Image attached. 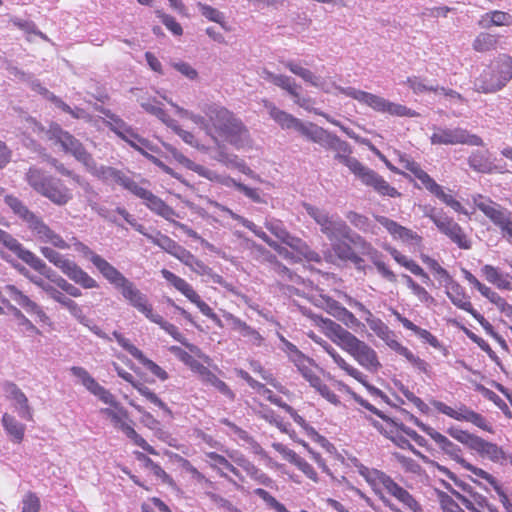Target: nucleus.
I'll use <instances>...</instances> for the list:
<instances>
[{
    "instance_id": "f257e3e1",
    "label": "nucleus",
    "mask_w": 512,
    "mask_h": 512,
    "mask_svg": "<svg viewBox=\"0 0 512 512\" xmlns=\"http://www.w3.org/2000/svg\"><path fill=\"white\" fill-rule=\"evenodd\" d=\"M311 142L326 150L336 152L335 159L345 165L364 185L372 187L383 196L397 197L400 193L377 172L363 165L355 157H351V146L337 135L318 126Z\"/></svg>"
},
{
    "instance_id": "f03ea898",
    "label": "nucleus",
    "mask_w": 512,
    "mask_h": 512,
    "mask_svg": "<svg viewBox=\"0 0 512 512\" xmlns=\"http://www.w3.org/2000/svg\"><path fill=\"white\" fill-rule=\"evenodd\" d=\"M4 203L31 232L36 241L49 244L59 250H68L70 245L56 231H54L38 213L33 212L18 197L8 194L4 197Z\"/></svg>"
},
{
    "instance_id": "7ed1b4c3",
    "label": "nucleus",
    "mask_w": 512,
    "mask_h": 512,
    "mask_svg": "<svg viewBox=\"0 0 512 512\" xmlns=\"http://www.w3.org/2000/svg\"><path fill=\"white\" fill-rule=\"evenodd\" d=\"M203 112L208 119L211 130L236 149L243 148L248 142V130L243 122L237 118L233 112L219 104H208L204 107Z\"/></svg>"
},
{
    "instance_id": "20e7f679",
    "label": "nucleus",
    "mask_w": 512,
    "mask_h": 512,
    "mask_svg": "<svg viewBox=\"0 0 512 512\" xmlns=\"http://www.w3.org/2000/svg\"><path fill=\"white\" fill-rule=\"evenodd\" d=\"M203 112L208 119L211 130L236 149L243 148L248 142V130L243 122L237 118L233 112L219 104H208L204 107Z\"/></svg>"
},
{
    "instance_id": "39448f33",
    "label": "nucleus",
    "mask_w": 512,
    "mask_h": 512,
    "mask_svg": "<svg viewBox=\"0 0 512 512\" xmlns=\"http://www.w3.org/2000/svg\"><path fill=\"white\" fill-rule=\"evenodd\" d=\"M28 185L39 195L58 206L66 205L72 199L71 190L62 182L39 167L31 166L25 173Z\"/></svg>"
},
{
    "instance_id": "423d86ee",
    "label": "nucleus",
    "mask_w": 512,
    "mask_h": 512,
    "mask_svg": "<svg viewBox=\"0 0 512 512\" xmlns=\"http://www.w3.org/2000/svg\"><path fill=\"white\" fill-rule=\"evenodd\" d=\"M306 213L319 225L320 231L330 240L336 237L347 238L357 249L364 244L365 238L354 232L348 224L338 215L330 214L325 209L311 204H304Z\"/></svg>"
},
{
    "instance_id": "0eeeda50",
    "label": "nucleus",
    "mask_w": 512,
    "mask_h": 512,
    "mask_svg": "<svg viewBox=\"0 0 512 512\" xmlns=\"http://www.w3.org/2000/svg\"><path fill=\"white\" fill-rule=\"evenodd\" d=\"M361 476L365 478L368 484L371 486L374 493L380 499L381 495H384L379 486H382L386 492L396 498L400 503L403 504L404 507L409 509L412 512H424V509L420 505V503L414 498L409 491L396 483L391 476L387 475L385 472L364 467L360 470Z\"/></svg>"
},
{
    "instance_id": "6e6552de",
    "label": "nucleus",
    "mask_w": 512,
    "mask_h": 512,
    "mask_svg": "<svg viewBox=\"0 0 512 512\" xmlns=\"http://www.w3.org/2000/svg\"><path fill=\"white\" fill-rule=\"evenodd\" d=\"M512 79V57L500 55L491 65L485 67L474 81V90L490 94L503 89Z\"/></svg>"
},
{
    "instance_id": "1a4fd4ad",
    "label": "nucleus",
    "mask_w": 512,
    "mask_h": 512,
    "mask_svg": "<svg viewBox=\"0 0 512 512\" xmlns=\"http://www.w3.org/2000/svg\"><path fill=\"white\" fill-rule=\"evenodd\" d=\"M130 306L142 313L149 321L160 326L174 340L189 347L187 339L172 323L166 321L160 314L156 313L146 294L142 293L136 285H133L122 295Z\"/></svg>"
},
{
    "instance_id": "9d476101",
    "label": "nucleus",
    "mask_w": 512,
    "mask_h": 512,
    "mask_svg": "<svg viewBox=\"0 0 512 512\" xmlns=\"http://www.w3.org/2000/svg\"><path fill=\"white\" fill-rule=\"evenodd\" d=\"M70 372L73 376L79 379L81 384L91 394L98 397L100 401L118 409V412H116L110 408H105L102 410V412L105 413L111 419V421L120 428L121 423H125L123 418L128 417V413L123 407H120V404L115 400L114 395L105 387L100 385L85 368L81 366H72L70 368Z\"/></svg>"
},
{
    "instance_id": "9b49d317",
    "label": "nucleus",
    "mask_w": 512,
    "mask_h": 512,
    "mask_svg": "<svg viewBox=\"0 0 512 512\" xmlns=\"http://www.w3.org/2000/svg\"><path fill=\"white\" fill-rule=\"evenodd\" d=\"M70 248L80 253L83 257L90 260V262L96 267V269L101 273V275L120 291L121 295H123L134 282L125 277L117 268H115L112 264H110L106 259L102 256L95 253L89 246L85 243L81 242L77 237L73 236L71 238V244L66 241Z\"/></svg>"
},
{
    "instance_id": "f8f14e48",
    "label": "nucleus",
    "mask_w": 512,
    "mask_h": 512,
    "mask_svg": "<svg viewBox=\"0 0 512 512\" xmlns=\"http://www.w3.org/2000/svg\"><path fill=\"white\" fill-rule=\"evenodd\" d=\"M339 93L357 100L359 103L364 104L376 112L389 114L398 117H416L418 113L411 108L391 102L381 96L372 94L366 91L356 89L354 87H341L336 86Z\"/></svg>"
},
{
    "instance_id": "ddd939ff",
    "label": "nucleus",
    "mask_w": 512,
    "mask_h": 512,
    "mask_svg": "<svg viewBox=\"0 0 512 512\" xmlns=\"http://www.w3.org/2000/svg\"><path fill=\"white\" fill-rule=\"evenodd\" d=\"M0 243L13 252L19 259L29 265L32 269L45 276L53 282V279L60 277L34 252L25 248L13 235L0 228Z\"/></svg>"
},
{
    "instance_id": "4468645a",
    "label": "nucleus",
    "mask_w": 512,
    "mask_h": 512,
    "mask_svg": "<svg viewBox=\"0 0 512 512\" xmlns=\"http://www.w3.org/2000/svg\"><path fill=\"white\" fill-rule=\"evenodd\" d=\"M263 106L267 109L269 116L282 130H294L311 142L318 125L313 122H303L292 114L278 108L273 102L264 99Z\"/></svg>"
},
{
    "instance_id": "2eb2a0df",
    "label": "nucleus",
    "mask_w": 512,
    "mask_h": 512,
    "mask_svg": "<svg viewBox=\"0 0 512 512\" xmlns=\"http://www.w3.org/2000/svg\"><path fill=\"white\" fill-rule=\"evenodd\" d=\"M161 275L169 284H171L176 290L182 293L190 302L195 304L200 312L212 320L217 327H224L223 322L218 317V315L206 302L201 299V297L185 279L177 276L167 269H162Z\"/></svg>"
},
{
    "instance_id": "dca6fc26",
    "label": "nucleus",
    "mask_w": 512,
    "mask_h": 512,
    "mask_svg": "<svg viewBox=\"0 0 512 512\" xmlns=\"http://www.w3.org/2000/svg\"><path fill=\"white\" fill-rule=\"evenodd\" d=\"M474 204L479 211L501 230L504 237L512 240L511 212L507 208L482 195L474 198Z\"/></svg>"
},
{
    "instance_id": "f3484780",
    "label": "nucleus",
    "mask_w": 512,
    "mask_h": 512,
    "mask_svg": "<svg viewBox=\"0 0 512 512\" xmlns=\"http://www.w3.org/2000/svg\"><path fill=\"white\" fill-rule=\"evenodd\" d=\"M430 141L434 145H456L466 144L470 146H483V139L476 135L471 134L464 128L455 127H434V132L430 136Z\"/></svg>"
},
{
    "instance_id": "a211bd4d",
    "label": "nucleus",
    "mask_w": 512,
    "mask_h": 512,
    "mask_svg": "<svg viewBox=\"0 0 512 512\" xmlns=\"http://www.w3.org/2000/svg\"><path fill=\"white\" fill-rule=\"evenodd\" d=\"M431 404L439 413L456 421L468 422L484 431L492 432V426L488 423L486 418L463 403H459L456 408H452L438 400H433Z\"/></svg>"
},
{
    "instance_id": "6ab92c4d",
    "label": "nucleus",
    "mask_w": 512,
    "mask_h": 512,
    "mask_svg": "<svg viewBox=\"0 0 512 512\" xmlns=\"http://www.w3.org/2000/svg\"><path fill=\"white\" fill-rule=\"evenodd\" d=\"M46 135L49 140L59 144L65 153H70L82 164L89 160L91 154L85 149L83 144L68 131L63 130L59 124H50Z\"/></svg>"
},
{
    "instance_id": "aec40b11",
    "label": "nucleus",
    "mask_w": 512,
    "mask_h": 512,
    "mask_svg": "<svg viewBox=\"0 0 512 512\" xmlns=\"http://www.w3.org/2000/svg\"><path fill=\"white\" fill-rule=\"evenodd\" d=\"M359 365L370 372H377L381 367L376 351L367 343L354 336L343 348Z\"/></svg>"
},
{
    "instance_id": "412c9836",
    "label": "nucleus",
    "mask_w": 512,
    "mask_h": 512,
    "mask_svg": "<svg viewBox=\"0 0 512 512\" xmlns=\"http://www.w3.org/2000/svg\"><path fill=\"white\" fill-rule=\"evenodd\" d=\"M128 191L137 198L142 199L143 204L156 215L161 216L168 221H171L176 215V212L172 207L167 205L152 191L140 186L137 182L133 181Z\"/></svg>"
},
{
    "instance_id": "4be33fe9",
    "label": "nucleus",
    "mask_w": 512,
    "mask_h": 512,
    "mask_svg": "<svg viewBox=\"0 0 512 512\" xmlns=\"http://www.w3.org/2000/svg\"><path fill=\"white\" fill-rule=\"evenodd\" d=\"M2 294L4 297H7L8 299L14 301L28 314L35 315L39 322L44 324L49 323L50 319L43 310V308L39 304L31 300L29 296L24 294L15 285H5L2 289Z\"/></svg>"
},
{
    "instance_id": "5701e85b",
    "label": "nucleus",
    "mask_w": 512,
    "mask_h": 512,
    "mask_svg": "<svg viewBox=\"0 0 512 512\" xmlns=\"http://www.w3.org/2000/svg\"><path fill=\"white\" fill-rule=\"evenodd\" d=\"M83 165L86 170L93 176L103 181H114L115 183L128 190L134 181L131 177L124 174L122 171L105 165H98L92 155L89 156V160H86Z\"/></svg>"
},
{
    "instance_id": "b1692460",
    "label": "nucleus",
    "mask_w": 512,
    "mask_h": 512,
    "mask_svg": "<svg viewBox=\"0 0 512 512\" xmlns=\"http://www.w3.org/2000/svg\"><path fill=\"white\" fill-rule=\"evenodd\" d=\"M206 456L210 461L211 468L216 470L220 477L226 479L235 487V489L239 491L243 490V486L225 472V470L231 472L241 482L245 480L244 476L231 462H229L223 455H220L216 452H209L206 454Z\"/></svg>"
},
{
    "instance_id": "393cba45",
    "label": "nucleus",
    "mask_w": 512,
    "mask_h": 512,
    "mask_svg": "<svg viewBox=\"0 0 512 512\" xmlns=\"http://www.w3.org/2000/svg\"><path fill=\"white\" fill-rule=\"evenodd\" d=\"M3 390L6 397L14 402L18 416L23 420L33 421V410L22 390L13 382H5Z\"/></svg>"
},
{
    "instance_id": "a878e982",
    "label": "nucleus",
    "mask_w": 512,
    "mask_h": 512,
    "mask_svg": "<svg viewBox=\"0 0 512 512\" xmlns=\"http://www.w3.org/2000/svg\"><path fill=\"white\" fill-rule=\"evenodd\" d=\"M230 458L238 467L242 468L247 473V475L258 484L271 489L276 487V482L261 469L255 466L245 455L236 452L231 454Z\"/></svg>"
},
{
    "instance_id": "bb28decb",
    "label": "nucleus",
    "mask_w": 512,
    "mask_h": 512,
    "mask_svg": "<svg viewBox=\"0 0 512 512\" xmlns=\"http://www.w3.org/2000/svg\"><path fill=\"white\" fill-rule=\"evenodd\" d=\"M31 281L40 287L46 294L53 299L54 301L61 304L63 307L67 308L71 315L76 318H80L82 315V309L80 306L71 298L65 296L60 290H58L53 285L45 282L43 279L38 277L31 278Z\"/></svg>"
},
{
    "instance_id": "cd10ccee",
    "label": "nucleus",
    "mask_w": 512,
    "mask_h": 512,
    "mask_svg": "<svg viewBox=\"0 0 512 512\" xmlns=\"http://www.w3.org/2000/svg\"><path fill=\"white\" fill-rule=\"evenodd\" d=\"M436 227L460 249L467 250L471 248V241L468 239L462 227L455 222L453 218L446 215L439 223H437Z\"/></svg>"
},
{
    "instance_id": "c85d7f7f",
    "label": "nucleus",
    "mask_w": 512,
    "mask_h": 512,
    "mask_svg": "<svg viewBox=\"0 0 512 512\" xmlns=\"http://www.w3.org/2000/svg\"><path fill=\"white\" fill-rule=\"evenodd\" d=\"M272 447L288 462L295 465L307 478L315 483L319 481L318 474L313 466L309 464L304 458L300 457L296 452L279 442L273 443Z\"/></svg>"
},
{
    "instance_id": "c756f323",
    "label": "nucleus",
    "mask_w": 512,
    "mask_h": 512,
    "mask_svg": "<svg viewBox=\"0 0 512 512\" xmlns=\"http://www.w3.org/2000/svg\"><path fill=\"white\" fill-rule=\"evenodd\" d=\"M318 324L322 328L325 335L331 339L335 344L340 346L342 349L351 341L355 336L348 330L344 329L340 324L334 322L329 318L322 316L317 319Z\"/></svg>"
},
{
    "instance_id": "7c9ffc66",
    "label": "nucleus",
    "mask_w": 512,
    "mask_h": 512,
    "mask_svg": "<svg viewBox=\"0 0 512 512\" xmlns=\"http://www.w3.org/2000/svg\"><path fill=\"white\" fill-rule=\"evenodd\" d=\"M357 250L360 254L364 256H368L372 261L373 265L376 267L378 273L387 281L391 283H395L397 281L396 274L381 260V255L377 249L373 247V245L368 242L366 239L364 240V244L360 245Z\"/></svg>"
},
{
    "instance_id": "2f4dec72",
    "label": "nucleus",
    "mask_w": 512,
    "mask_h": 512,
    "mask_svg": "<svg viewBox=\"0 0 512 512\" xmlns=\"http://www.w3.org/2000/svg\"><path fill=\"white\" fill-rule=\"evenodd\" d=\"M446 294L450 301L459 309L464 310L471 314L475 309L473 308L469 296L466 294L465 289L450 276L445 280Z\"/></svg>"
},
{
    "instance_id": "473e14b6",
    "label": "nucleus",
    "mask_w": 512,
    "mask_h": 512,
    "mask_svg": "<svg viewBox=\"0 0 512 512\" xmlns=\"http://www.w3.org/2000/svg\"><path fill=\"white\" fill-rule=\"evenodd\" d=\"M279 62L291 73L300 77L306 83H309L313 87L320 88L325 92H329L321 77L315 75L311 70L302 67L299 61L293 59H281Z\"/></svg>"
},
{
    "instance_id": "72a5a7b5",
    "label": "nucleus",
    "mask_w": 512,
    "mask_h": 512,
    "mask_svg": "<svg viewBox=\"0 0 512 512\" xmlns=\"http://www.w3.org/2000/svg\"><path fill=\"white\" fill-rule=\"evenodd\" d=\"M347 391L351 394V396L355 402H357L360 406H362L363 408L369 410L371 413H373L376 416H378L379 418H381L386 423L397 427L400 431H402L404 434H406L411 439H413L414 437L417 436L418 433L415 430H413L412 428L404 425L403 423H399L395 419L387 416L381 410L376 408L374 405L369 403L367 400H365L363 397H361L357 393L351 391L349 388H347Z\"/></svg>"
},
{
    "instance_id": "f704fd0d",
    "label": "nucleus",
    "mask_w": 512,
    "mask_h": 512,
    "mask_svg": "<svg viewBox=\"0 0 512 512\" xmlns=\"http://www.w3.org/2000/svg\"><path fill=\"white\" fill-rule=\"evenodd\" d=\"M71 281L84 289L98 288V282L83 270L75 261L71 260L62 271Z\"/></svg>"
},
{
    "instance_id": "c9c22d12",
    "label": "nucleus",
    "mask_w": 512,
    "mask_h": 512,
    "mask_svg": "<svg viewBox=\"0 0 512 512\" xmlns=\"http://www.w3.org/2000/svg\"><path fill=\"white\" fill-rule=\"evenodd\" d=\"M211 204L219 209L220 211L227 213L233 220L240 223L245 228L249 229L251 232H253L258 238L262 239L265 243H267L269 246L274 245V241L271 240V238L262 230L261 227H258L254 222L248 220L247 218L233 212L230 208L227 206H224L216 201H212Z\"/></svg>"
},
{
    "instance_id": "e433bc0d",
    "label": "nucleus",
    "mask_w": 512,
    "mask_h": 512,
    "mask_svg": "<svg viewBox=\"0 0 512 512\" xmlns=\"http://www.w3.org/2000/svg\"><path fill=\"white\" fill-rule=\"evenodd\" d=\"M197 372L199 373L201 380L205 384H209L217 389L222 395L230 400H234L235 393L230 387L220 378H218L209 368L201 363H197Z\"/></svg>"
},
{
    "instance_id": "4c0bfd02",
    "label": "nucleus",
    "mask_w": 512,
    "mask_h": 512,
    "mask_svg": "<svg viewBox=\"0 0 512 512\" xmlns=\"http://www.w3.org/2000/svg\"><path fill=\"white\" fill-rule=\"evenodd\" d=\"M430 438L452 460L456 461L461 466L466 463V460L462 457V449L460 446L449 440L445 435L435 430Z\"/></svg>"
},
{
    "instance_id": "58836bf2",
    "label": "nucleus",
    "mask_w": 512,
    "mask_h": 512,
    "mask_svg": "<svg viewBox=\"0 0 512 512\" xmlns=\"http://www.w3.org/2000/svg\"><path fill=\"white\" fill-rule=\"evenodd\" d=\"M224 317L230 322L234 330H237L243 337L248 338L253 345L261 346L264 339L257 330L229 312L224 313Z\"/></svg>"
},
{
    "instance_id": "ea45409f",
    "label": "nucleus",
    "mask_w": 512,
    "mask_h": 512,
    "mask_svg": "<svg viewBox=\"0 0 512 512\" xmlns=\"http://www.w3.org/2000/svg\"><path fill=\"white\" fill-rule=\"evenodd\" d=\"M1 422L6 434L14 443L19 444L23 441L26 430L23 423L8 413L3 414Z\"/></svg>"
},
{
    "instance_id": "a19ab883",
    "label": "nucleus",
    "mask_w": 512,
    "mask_h": 512,
    "mask_svg": "<svg viewBox=\"0 0 512 512\" xmlns=\"http://www.w3.org/2000/svg\"><path fill=\"white\" fill-rule=\"evenodd\" d=\"M86 193V202L92 211L97 213L103 219L113 224H116L119 227H122V225L117 222V218L114 215L113 211L98 202L97 192H95L91 187H89L88 189H86Z\"/></svg>"
},
{
    "instance_id": "79ce46f5",
    "label": "nucleus",
    "mask_w": 512,
    "mask_h": 512,
    "mask_svg": "<svg viewBox=\"0 0 512 512\" xmlns=\"http://www.w3.org/2000/svg\"><path fill=\"white\" fill-rule=\"evenodd\" d=\"M100 113L105 117V125L119 138L127 134L132 128V126L127 124L120 116L113 113L110 109L101 108Z\"/></svg>"
},
{
    "instance_id": "37998d69",
    "label": "nucleus",
    "mask_w": 512,
    "mask_h": 512,
    "mask_svg": "<svg viewBox=\"0 0 512 512\" xmlns=\"http://www.w3.org/2000/svg\"><path fill=\"white\" fill-rule=\"evenodd\" d=\"M263 78L275 86L282 88L287 91V93L292 96H297V90H299L300 86L296 84L295 80L291 77L283 74H275L268 70H264Z\"/></svg>"
},
{
    "instance_id": "c03bdc74",
    "label": "nucleus",
    "mask_w": 512,
    "mask_h": 512,
    "mask_svg": "<svg viewBox=\"0 0 512 512\" xmlns=\"http://www.w3.org/2000/svg\"><path fill=\"white\" fill-rule=\"evenodd\" d=\"M375 219L393 237H398L400 239H414L417 237V234L414 233L412 230L401 226L396 221H394L386 216H376Z\"/></svg>"
},
{
    "instance_id": "a18cd8bd",
    "label": "nucleus",
    "mask_w": 512,
    "mask_h": 512,
    "mask_svg": "<svg viewBox=\"0 0 512 512\" xmlns=\"http://www.w3.org/2000/svg\"><path fill=\"white\" fill-rule=\"evenodd\" d=\"M265 227L283 243H286L291 247H299L301 245V241L299 239H295L288 233L282 221L277 219H266Z\"/></svg>"
},
{
    "instance_id": "49530a36",
    "label": "nucleus",
    "mask_w": 512,
    "mask_h": 512,
    "mask_svg": "<svg viewBox=\"0 0 512 512\" xmlns=\"http://www.w3.org/2000/svg\"><path fill=\"white\" fill-rule=\"evenodd\" d=\"M474 451L482 457H488L493 462H499L506 459L502 448H500L497 444L488 442L482 438H480Z\"/></svg>"
},
{
    "instance_id": "de8ad7c7",
    "label": "nucleus",
    "mask_w": 512,
    "mask_h": 512,
    "mask_svg": "<svg viewBox=\"0 0 512 512\" xmlns=\"http://www.w3.org/2000/svg\"><path fill=\"white\" fill-rule=\"evenodd\" d=\"M189 268L196 274L206 277V279H205L206 282L218 284L223 287L227 286L226 281L224 280V278L221 275L215 273L212 270V268L207 266L203 261H201L198 258H196L194 260V262L191 264V266Z\"/></svg>"
},
{
    "instance_id": "09e8293b",
    "label": "nucleus",
    "mask_w": 512,
    "mask_h": 512,
    "mask_svg": "<svg viewBox=\"0 0 512 512\" xmlns=\"http://www.w3.org/2000/svg\"><path fill=\"white\" fill-rule=\"evenodd\" d=\"M330 242L332 251L341 261L348 262V259L358 251L347 238L336 237L334 240H330Z\"/></svg>"
},
{
    "instance_id": "8fccbe9b",
    "label": "nucleus",
    "mask_w": 512,
    "mask_h": 512,
    "mask_svg": "<svg viewBox=\"0 0 512 512\" xmlns=\"http://www.w3.org/2000/svg\"><path fill=\"white\" fill-rule=\"evenodd\" d=\"M482 27L489 28L490 26H510L512 25V15L508 12L499 10L490 11L482 16L479 23Z\"/></svg>"
},
{
    "instance_id": "3c124183",
    "label": "nucleus",
    "mask_w": 512,
    "mask_h": 512,
    "mask_svg": "<svg viewBox=\"0 0 512 512\" xmlns=\"http://www.w3.org/2000/svg\"><path fill=\"white\" fill-rule=\"evenodd\" d=\"M468 165L472 170L484 174H489L494 169L487 154L481 151H476L468 157Z\"/></svg>"
},
{
    "instance_id": "603ef678",
    "label": "nucleus",
    "mask_w": 512,
    "mask_h": 512,
    "mask_svg": "<svg viewBox=\"0 0 512 512\" xmlns=\"http://www.w3.org/2000/svg\"><path fill=\"white\" fill-rule=\"evenodd\" d=\"M294 365L297 367V370L302 377L309 382L311 387L314 388L315 385L319 384L322 380L311 368L312 365H315L314 360L306 355L303 359H299V362H295Z\"/></svg>"
},
{
    "instance_id": "864d4df0",
    "label": "nucleus",
    "mask_w": 512,
    "mask_h": 512,
    "mask_svg": "<svg viewBox=\"0 0 512 512\" xmlns=\"http://www.w3.org/2000/svg\"><path fill=\"white\" fill-rule=\"evenodd\" d=\"M168 103L175 109V112L178 116H180L182 118L190 119L193 123H195L196 125L203 128L206 131L207 135H209V136L213 135V133L211 132V127L208 123V119L206 118V116L204 117L199 114H195V113L177 105L176 103H174L172 101H168Z\"/></svg>"
},
{
    "instance_id": "5fc2aeb1",
    "label": "nucleus",
    "mask_w": 512,
    "mask_h": 512,
    "mask_svg": "<svg viewBox=\"0 0 512 512\" xmlns=\"http://www.w3.org/2000/svg\"><path fill=\"white\" fill-rule=\"evenodd\" d=\"M221 423L229 427L241 440L246 441L247 443L251 444L252 449L255 454H258L260 456H266L265 450L261 447V445L256 442L253 437H251L247 431L243 430L233 422H231L229 419H222Z\"/></svg>"
},
{
    "instance_id": "6e6d98bb",
    "label": "nucleus",
    "mask_w": 512,
    "mask_h": 512,
    "mask_svg": "<svg viewBox=\"0 0 512 512\" xmlns=\"http://www.w3.org/2000/svg\"><path fill=\"white\" fill-rule=\"evenodd\" d=\"M447 433L456 441L467 446L471 450H475L481 437L472 434L466 430H462L458 427H450Z\"/></svg>"
},
{
    "instance_id": "4d7b16f0",
    "label": "nucleus",
    "mask_w": 512,
    "mask_h": 512,
    "mask_svg": "<svg viewBox=\"0 0 512 512\" xmlns=\"http://www.w3.org/2000/svg\"><path fill=\"white\" fill-rule=\"evenodd\" d=\"M345 216L356 229L364 233H374L376 225L367 216L355 211H349Z\"/></svg>"
},
{
    "instance_id": "13d9d810",
    "label": "nucleus",
    "mask_w": 512,
    "mask_h": 512,
    "mask_svg": "<svg viewBox=\"0 0 512 512\" xmlns=\"http://www.w3.org/2000/svg\"><path fill=\"white\" fill-rule=\"evenodd\" d=\"M54 248L55 247L53 245L50 247L45 244L44 246L40 247L39 251L51 264H53L62 272L71 260Z\"/></svg>"
},
{
    "instance_id": "bf43d9fd",
    "label": "nucleus",
    "mask_w": 512,
    "mask_h": 512,
    "mask_svg": "<svg viewBox=\"0 0 512 512\" xmlns=\"http://www.w3.org/2000/svg\"><path fill=\"white\" fill-rule=\"evenodd\" d=\"M498 45V36L482 32L473 41V49L477 52H488L495 50Z\"/></svg>"
},
{
    "instance_id": "052dcab7",
    "label": "nucleus",
    "mask_w": 512,
    "mask_h": 512,
    "mask_svg": "<svg viewBox=\"0 0 512 512\" xmlns=\"http://www.w3.org/2000/svg\"><path fill=\"white\" fill-rule=\"evenodd\" d=\"M149 241L172 256H174V253H176L181 247V245L175 240L160 231H156L153 237H149Z\"/></svg>"
},
{
    "instance_id": "680f3d73",
    "label": "nucleus",
    "mask_w": 512,
    "mask_h": 512,
    "mask_svg": "<svg viewBox=\"0 0 512 512\" xmlns=\"http://www.w3.org/2000/svg\"><path fill=\"white\" fill-rule=\"evenodd\" d=\"M120 429L136 446L142 448L149 454H156L155 449L148 444L147 441L140 436L131 425L128 423H121Z\"/></svg>"
},
{
    "instance_id": "e2e57ef3",
    "label": "nucleus",
    "mask_w": 512,
    "mask_h": 512,
    "mask_svg": "<svg viewBox=\"0 0 512 512\" xmlns=\"http://www.w3.org/2000/svg\"><path fill=\"white\" fill-rule=\"evenodd\" d=\"M133 388H135L140 395L145 397L149 402L157 406L159 409L163 410L168 415H171V410L153 391H151L147 386L142 384L139 381L133 383Z\"/></svg>"
},
{
    "instance_id": "0e129e2a",
    "label": "nucleus",
    "mask_w": 512,
    "mask_h": 512,
    "mask_svg": "<svg viewBox=\"0 0 512 512\" xmlns=\"http://www.w3.org/2000/svg\"><path fill=\"white\" fill-rule=\"evenodd\" d=\"M133 357L160 380L165 381L169 378L168 373L154 361L147 358L140 349L138 350V353L133 355Z\"/></svg>"
},
{
    "instance_id": "69168bd1",
    "label": "nucleus",
    "mask_w": 512,
    "mask_h": 512,
    "mask_svg": "<svg viewBox=\"0 0 512 512\" xmlns=\"http://www.w3.org/2000/svg\"><path fill=\"white\" fill-rule=\"evenodd\" d=\"M226 186H233L237 191L243 193L247 198L255 203H262V197L260 191L257 188H251L247 185L237 181L234 178H228L224 183Z\"/></svg>"
},
{
    "instance_id": "338daca9",
    "label": "nucleus",
    "mask_w": 512,
    "mask_h": 512,
    "mask_svg": "<svg viewBox=\"0 0 512 512\" xmlns=\"http://www.w3.org/2000/svg\"><path fill=\"white\" fill-rule=\"evenodd\" d=\"M197 7L199 8L202 16H204L209 21L220 24L224 29L226 28L225 15L223 12L218 9L208 5L203 4L201 2L197 3Z\"/></svg>"
},
{
    "instance_id": "774afa93",
    "label": "nucleus",
    "mask_w": 512,
    "mask_h": 512,
    "mask_svg": "<svg viewBox=\"0 0 512 512\" xmlns=\"http://www.w3.org/2000/svg\"><path fill=\"white\" fill-rule=\"evenodd\" d=\"M398 390L404 395V397L410 401L421 413L427 414L429 412L428 405L420 398L414 395L407 386L400 381L394 382Z\"/></svg>"
}]
</instances>
